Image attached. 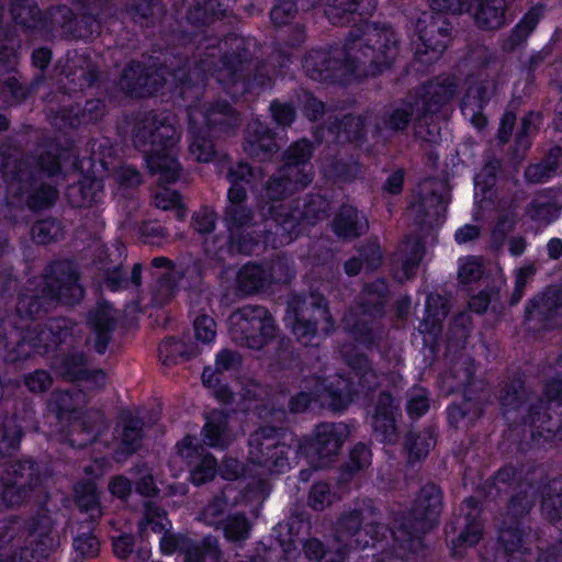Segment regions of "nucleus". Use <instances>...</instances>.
Instances as JSON below:
<instances>
[{
  "label": "nucleus",
  "instance_id": "1",
  "mask_svg": "<svg viewBox=\"0 0 562 562\" xmlns=\"http://www.w3.org/2000/svg\"><path fill=\"white\" fill-rule=\"evenodd\" d=\"M290 452L291 449L286 445L279 442L273 429H260L250 437L247 465L240 470L236 460L227 459L221 473L227 480L239 476L257 479V493L261 496L265 493L267 476L283 473L290 468Z\"/></svg>",
  "mask_w": 562,
  "mask_h": 562
},
{
  "label": "nucleus",
  "instance_id": "2",
  "mask_svg": "<svg viewBox=\"0 0 562 562\" xmlns=\"http://www.w3.org/2000/svg\"><path fill=\"white\" fill-rule=\"evenodd\" d=\"M342 67L356 77L375 75L395 54V36L387 27L363 24L351 31L344 45Z\"/></svg>",
  "mask_w": 562,
  "mask_h": 562
},
{
  "label": "nucleus",
  "instance_id": "3",
  "mask_svg": "<svg viewBox=\"0 0 562 562\" xmlns=\"http://www.w3.org/2000/svg\"><path fill=\"white\" fill-rule=\"evenodd\" d=\"M147 120L135 135V145L146 153V162L153 175L161 182H172L179 176L176 159L179 136L168 120Z\"/></svg>",
  "mask_w": 562,
  "mask_h": 562
},
{
  "label": "nucleus",
  "instance_id": "4",
  "mask_svg": "<svg viewBox=\"0 0 562 562\" xmlns=\"http://www.w3.org/2000/svg\"><path fill=\"white\" fill-rule=\"evenodd\" d=\"M170 521L166 517L165 513L157 507L151 505L146 506L145 519L139 525V532L145 536L148 527L155 533H162L160 539V550L165 554H171L177 549L181 551L183 562H201V559L214 560L217 555L216 546L212 539L205 540V552L202 553L198 547L191 548L189 539L186 537H178L167 532L170 527Z\"/></svg>",
  "mask_w": 562,
  "mask_h": 562
},
{
  "label": "nucleus",
  "instance_id": "5",
  "mask_svg": "<svg viewBox=\"0 0 562 562\" xmlns=\"http://www.w3.org/2000/svg\"><path fill=\"white\" fill-rule=\"evenodd\" d=\"M234 340L251 349H261L274 334L271 315L260 306H246L228 319Z\"/></svg>",
  "mask_w": 562,
  "mask_h": 562
},
{
  "label": "nucleus",
  "instance_id": "6",
  "mask_svg": "<svg viewBox=\"0 0 562 562\" xmlns=\"http://www.w3.org/2000/svg\"><path fill=\"white\" fill-rule=\"evenodd\" d=\"M311 154V144L306 140L297 142L289 149L285 166L282 169V179H273L265 189V196L261 199H267V204L270 201H278L279 198L283 196L285 190L290 188L297 190L311 182L312 177L304 171L303 166Z\"/></svg>",
  "mask_w": 562,
  "mask_h": 562
},
{
  "label": "nucleus",
  "instance_id": "7",
  "mask_svg": "<svg viewBox=\"0 0 562 562\" xmlns=\"http://www.w3.org/2000/svg\"><path fill=\"white\" fill-rule=\"evenodd\" d=\"M251 175V169L247 164H239L236 169L231 170L229 180L232 187L228 190V205L226 207V222L231 234L229 250L240 252H252V246L248 243L235 240V236L249 220V214L241 202L246 196V189L239 182L247 180Z\"/></svg>",
  "mask_w": 562,
  "mask_h": 562
},
{
  "label": "nucleus",
  "instance_id": "8",
  "mask_svg": "<svg viewBox=\"0 0 562 562\" xmlns=\"http://www.w3.org/2000/svg\"><path fill=\"white\" fill-rule=\"evenodd\" d=\"M440 18L431 13H423L416 23V37L412 40L415 54L423 63L439 58L447 47L449 35Z\"/></svg>",
  "mask_w": 562,
  "mask_h": 562
},
{
  "label": "nucleus",
  "instance_id": "9",
  "mask_svg": "<svg viewBox=\"0 0 562 562\" xmlns=\"http://www.w3.org/2000/svg\"><path fill=\"white\" fill-rule=\"evenodd\" d=\"M193 330L196 342L189 348H184L181 341L175 339H167L159 345L158 353L162 362L173 361L178 355L191 358L201 353L204 347L214 342L216 323L210 315L199 314L193 319Z\"/></svg>",
  "mask_w": 562,
  "mask_h": 562
},
{
  "label": "nucleus",
  "instance_id": "10",
  "mask_svg": "<svg viewBox=\"0 0 562 562\" xmlns=\"http://www.w3.org/2000/svg\"><path fill=\"white\" fill-rule=\"evenodd\" d=\"M56 546L48 518L36 524L22 544L16 543L8 560L0 562H43Z\"/></svg>",
  "mask_w": 562,
  "mask_h": 562
},
{
  "label": "nucleus",
  "instance_id": "11",
  "mask_svg": "<svg viewBox=\"0 0 562 562\" xmlns=\"http://www.w3.org/2000/svg\"><path fill=\"white\" fill-rule=\"evenodd\" d=\"M191 467L190 477L195 485L203 484L215 476L216 462L204 449L194 443L192 437H186L177 445L176 456L172 458L171 467L179 465L181 472L182 465Z\"/></svg>",
  "mask_w": 562,
  "mask_h": 562
},
{
  "label": "nucleus",
  "instance_id": "12",
  "mask_svg": "<svg viewBox=\"0 0 562 562\" xmlns=\"http://www.w3.org/2000/svg\"><path fill=\"white\" fill-rule=\"evenodd\" d=\"M353 381L349 382L342 376L335 375L331 378L329 385H325L324 381L317 378L315 391L311 394L301 393L291 401V409L300 412L308 407L312 397L327 403L333 409L341 411L352 401Z\"/></svg>",
  "mask_w": 562,
  "mask_h": 562
},
{
  "label": "nucleus",
  "instance_id": "13",
  "mask_svg": "<svg viewBox=\"0 0 562 562\" xmlns=\"http://www.w3.org/2000/svg\"><path fill=\"white\" fill-rule=\"evenodd\" d=\"M325 201L323 198L317 196L308 204L304 205L303 211H293L291 214L284 213L289 205L280 202L278 205L268 207V213L272 215L273 221L277 222L276 235L280 236L279 243H272L273 247L289 244L293 239V232L297 225L303 223H311L314 218L319 217V212L324 211Z\"/></svg>",
  "mask_w": 562,
  "mask_h": 562
},
{
  "label": "nucleus",
  "instance_id": "14",
  "mask_svg": "<svg viewBox=\"0 0 562 562\" xmlns=\"http://www.w3.org/2000/svg\"><path fill=\"white\" fill-rule=\"evenodd\" d=\"M347 436L348 428L344 424H322L316 427L311 442L300 446V450L311 460L317 458L319 465H325L339 452Z\"/></svg>",
  "mask_w": 562,
  "mask_h": 562
},
{
  "label": "nucleus",
  "instance_id": "15",
  "mask_svg": "<svg viewBox=\"0 0 562 562\" xmlns=\"http://www.w3.org/2000/svg\"><path fill=\"white\" fill-rule=\"evenodd\" d=\"M190 116V154L198 160L207 162L214 155L213 145L209 139L200 138L195 135V127L203 117L207 126H217L229 122L234 114L231 108L224 103L203 114L199 110H192Z\"/></svg>",
  "mask_w": 562,
  "mask_h": 562
},
{
  "label": "nucleus",
  "instance_id": "16",
  "mask_svg": "<svg viewBox=\"0 0 562 562\" xmlns=\"http://www.w3.org/2000/svg\"><path fill=\"white\" fill-rule=\"evenodd\" d=\"M54 272L57 277L54 280H47L46 288L43 291V299H57L65 304L78 302L83 295V290L77 282L78 277L76 272L66 263L56 265Z\"/></svg>",
  "mask_w": 562,
  "mask_h": 562
},
{
  "label": "nucleus",
  "instance_id": "17",
  "mask_svg": "<svg viewBox=\"0 0 562 562\" xmlns=\"http://www.w3.org/2000/svg\"><path fill=\"white\" fill-rule=\"evenodd\" d=\"M441 510V493L435 485L425 486L413 509L416 528L426 530L435 525Z\"/></svg>",
  "mask_w": 562,
  "mask_h": 562
},
{
  "label": "nucleus",
  "instance_id": "18",
  "mask_svg": "<svg viewBox=\"0 0 562 562\" xmlns=\"http://www.w3.org/2000/svg\"><path fill=\"white\" fill-rule=\"evenodd\" d=\"M240 364V358L237 353L223 350L216 356L215 360V371L210 368H206L202 373V381L204 385L210 389H214V394L222 401L228 402L231 398V393L227 387L224 385H218L220 379L218 373L224 371H233L236 370Z\"/></svg>",
  "mask_w": 562,
  "mask_h": 562
},
{
  "label": "nucleus",
  "instance_id": "19",
  "mask_svg": "<svg viewBox=\"0 0 562 562\" xmlns=\"http://www.w3.org/2000/svg\"><path fill=\"white\" fill-rule=\"evenodd\" d=\"M66 333L61 330L60 322H53L48 328L41 329L36 338H23L18 345L16 357H11V360H16L27 357L31 349L34 352H40L43 349L45 352L65 339Z\"/></svg>",
  "mask_w": 562,
  "mask_h": 562
},
{
  "label": "nucleus",
  "instance_id": "20",
  "mask_svg": "<svg viewBox=\"0 0 562 562\" xmlns=\"http://www.w3.org/2000/svg\"><path fill=\"white\" fill-rule=\"evenodd\" d=\"M281 269V266H273L270 268V272L257 266L246 265L236 274V282L239 290L244 293H252L263 289L271 280L277 282L282 281L281 277L277 276V272Z\"/></svg>",
  "mask_w": 562,
  "mask_h": 562
},
{
  "label": "nucleus",
  "instance_id": "21",
  "mask_svg": "<svg viewBox=\"0 0 562 562\" xmlns=\"http://www.w3.org/2000/svg\"><path fill=\"white\" fill-rule=\"evenodd\" d=\"M424 256V247L418 240L401 245L394 259V273L398 281H405L415 276Z\"/></svg>",
  "mask_w": 562,
  "mask_h": 562
},
{
  "label": "nucleus",
  "instance_id": "22",
  "mask_svg": "<svg viewBox=\"0 0 562 562\" xmlns=\"http://www.w3.org/2000/svg\"><path fill=\"white\" fill-rule=\"evenodd\" d=\"M359 522V516L352 515L350 518L340 521L339 526V541L348 542V546L355 543L356 547H367L369 544V538L375 539L374 535L385 533L386 528L382 525H366V527H357Z\"/></svg>",
  "mask_w": 562,
  "mask_h": 562
},
{
  "label": "nucleus",
  "instance_id": "23",
  "mask_svg": "<svg viewBox=\"0 0 562 562\" xmlns=\"http://www.w3.org/2000/svg\"><path fill=\"white\" fill-rule=\"evenodd\" d=\"M506 0H475L471 5L476 23L485 29H498L505 21Z\"/></svg>",
  "mask_w": 562,
  "mask_h": 562
},
{
  "label": "nucleus",
  "instance_id": "24",
  "mask_svg": "<svg viewBox=\"0 0 562 562\" xmlns=\"http://www.w3.org/2000/svg\"><path fill=\"white\" fill-rule=\"evenodd\" d=\"M499 539L508 557V562H547L546 560H535V553L529 547H526V540L519 529L503 530Z\"/></svg>",
  "mask_w": 562,
  "mask_h": 562
},
{
  "label": "nucleus",
  "instance_id": "25",
  "mask_svg": "<svg viewBox=\"0 0 562 562\" xmlns=\"http://www.w3.org/2000/svg\"><path fill=\"white\" fill-rule=\"evenodd\" d=\"M394 405L389 394H382L373 415L374 432L382 441L391 442L395 437Z\"/></svg>",
  "mask_w": 562,
  "mask_h": 562
},
{
  "label": "nucleus",
  "instance_id": "26",
  "mask_svg": "<svg viewBox=\"0 0 562 562\" xmlns=\"http://www.w3.org/2000/svg\"><path fill=\"white\" fill-rule=\"evenodd\" d=\"M157 77H160V75H144L139 65H133L123 75L121 86L123 89L137 95L151 94L158 91V88L155 86Z\"/></svg>",
  "mask_w": 562,
  "mask_h": 562
},
{
  "label": "nucleus",
  "instance_id": "27",
  "mask_svg": "<svg viewBox=\"0 0 562 562\" xmlns=\"http://www.w3.org/2000/svg\"><path fill=\"white\" fill-rule=\"evenodd\" d=\"M227 417L220 412L207 417L203 428V437L206 445L215 448H224L232 441Z\"/></svg>",
  "mask_w": 562,
  "mask_h": 562
},
{
  "label": "nucleus",
  "instance_id": "28",
  "mask_svg": "<svg viewBox=\"0 0 562 562\" xmlns=\"http://www.w3.org/2000/svg\"><path fill=\"white\" fill-rule=\"evenodd\" d=\"M367 221L352 206H344L334 222V231L341 237H356L367 228Z\"/></svg>",
  "mask_w": 562,
  "mask_h": 562
},
{
  "label": "nucleus",
  "instance_id": "29",
  "mask_svg": "<svg viewBox=\"0 0 562 562\" xmlns=\"http://www.w3.org/2000/svg\"><path fill=\"white\" fill-rule=\"evenodd\" d=\"M559 213L560 205L547 194L538 195L527 211L528 216L541 225H548L557 220Z\"/></svg>",
  "mask_w": 562,
  "mask_h": 562
},
{
  "label": "nucleus",
  "instance_id": "30",
  "mask_svg": "<svg viewBox=\"0 0 562 562\" xmlns=\"http://www.w3.org/2000/svg\"><path fill=\"white\" fill-rule=\"evenodd\" d=\"M484 103L483 89L481 86L471 87L462 101V113L472 124L482 128L486 124L485 117L481 114Z\"/></svg>",
  "mask_w": 562,
  "mask_h": 562
},
{
  "label": "nucleus",
  "instance_id": "31",
  "mask_svg": "<svg viewBox=\"0 0 562 562\" xmlns=\"http://www.w3.org/2000/svg\"><path fill=\"white\" fill-rule=\"evenodd\" d=\"M102 186L99 181L92 180L89 183V188L85 182L78 186H71L68 189L67 195L70 203L74 206H89L91 203L99 200V195L101 193Z\"/></svg>",
  "mask_w": 562,
  "mask_h": 562
},
{
  "label": "nucleus",
  "instance_id": "32",
  "mask_svg": "<svg viewBox=\"0 0 562 562\" xmlns=\"http://www.w3.org/2000/svg\"><path fill=\"white\" fill-rule=\"evenodd\" d=\"M77 503L79 508L87 513L91 520L101 517L102 510L94 484L88 483L77 488Z\"/></svg>",
  "mask_w": 562,
  "mask_h": 562
},
{
  "label": "nucleus",
  "instance_id": "33",
  "mask_svg": "<svg viewBox=\"0 0 562 562\" xmlns=\"http://www.w3.org/2000/svg\"><path fill=\"white\" fill-rule=\"evenodd\" d=\"M375 8V0H334L333 4L326 11L328 18L334 22L338 18L339 11L342 12H356L360 11L361 14L369 13Z\"/></svg>",
  "mask_w": 562,
  "mask_h": 562
},
{
  "label": "nucleus",
  "instance_id": "34",
  "mask_svg": "<svg viewBox=\"0 0 562 562\" xmlns=\"http://www.w3.org/2000/svg\"><path fill=\"white\" fill-rule=\"evenodd\" d=\"M306 312L307 311H302L299 314L296 310L292 308L288 311L285 316L286 324L291 326L293 334L303 345H307L310 342V337L314 338L316 336L315 325H307L303 323Z\"/></svg>",
  "mask_w": 562,
  "mask_h": 562
},
{
  "label": "nucleus",
  "instance_id": "35",
  "mask_svg": "<svg viewBox=\"0 0 562 562\" xmlns=\"http://www.w3.org/2000/svg\"><path fill=\"white\" fill-rule=\"evenodd\" d=\"M446 200L442 195H438L435 192L425 194L418 201H415L411 205V212L420 215L424 214L426 217H432L440 214L446 207Z\"/></svg>",
  "mask_w": 562,
  "mask_h": 562
},
{
  "label": "nucleus",
  "instance_id": "36",
  "mask_svg": "<svg viewBox=\"0 0 562 562\" xmlns=\"http://www.w3.org/2000/svg\"><path fill=\"white\" fill-rule=\"evenodd\" d=\"M454 92V80L451 77L442 78L427 87L426 102L427 104L446 102L453 97Z\"/></svg>",
  "mask_w": 562,
  "mask_h": 562
},
{
  "label": "nucleus",
  "instance_id": "37",
  "mask_svg": "<svg viewBox=\"0 0 562 562\" xmlns=\"http://www.w3.org/2000/svg\"><path fill=\"white\" fill-rule=\"evenodd\" d=\"M234 494V490L227 487L224 490L221 497H216L209 506L203 510L201 518L207 525L217 526L222 522L224 512L227 508V499Z\"/></svg>",
  "mask_w": 562,
  "mask_h": 562
},
{
  "label": "nucleus",
  "instance_id": "38",
  "mask_svg": "<svg viewBox=\"0 0 562 562\" xmlns=\"http://www.w3.org/2000/svg\"><path fill=\"white\" fill-rule=\"evenodd\" d=\"M155 204L162 210H171L178 220L184 218L187 210L181 202L179 194L167 188H162L155 195Z\"/></svg>",
  "mask_w": 562,
  "mask_h": 562
},
{
  "label": "nucleus",
  "instance_id": "39",
  "mask_svg": "<svg viewBox=\"0 0 562 562\" xmlns=\"http://www.w3.org/2000/svg\"><path fill=\"white\" fill-rule=\"evenodd\" d=\"M94 326L99 331L98 341L95 344V349L98 352H103L105 349V344L108 340L106 331L112 327L114 322V316L112 308L110 306H102L100 312L94 316Z\"/></svg>",
  "mask_w": 562,
  "mask_h": 562
},
{
  "label": "nucleus",
  "instance_id": "40",
  "mask_svg": "<svg viewBox=\"0 0 562 562\" xmlns=\"http://www.w3.org/2000/svg\"><path fill=\"white\" fill-rule=\"evenodd\" d=\"M482 262L475 257H464L459 260L458 278L467 285L477 281L482 276Z\"/></svg>",
  "mask_w": 562,
  "mask_h": 562
},
{
  "label": "nucleus",
  "instance_id": "41",
  "mask_svg": "<svg viewBox=\"0 0 562 562\" xmlns=\"http://www.w3.org/2000/svg\"><path fill=\"white\" fill-rule=\"evenodd\" d=\"M349 366L352 371V379L357 380L359 387L370 386L376 376L369 368L367 358L363 356H357L355 359L349 361Z\"/></svg>",
  "mask_w": 562,
  "mask_h": 562
},
{
  "label": "nucleus",
  "instance_id": "42",
  "mask_svg": "<svg viewBox=\"0 0 562 562\" xmlns=\"http://www.w3.org/2000/svg\"><path fill=\"white\" fill-rule=\"evenodd\" d=\"M60 234V226L55 221H41L32 227V237L40 244L50 243L57 239Z\"/></svg>",
  "mask_w": 562,
  "mask_h": 562
},
{
  "label": "nucleus",
  "instance_id": "43",
  "mask_svg": "<svg viewBox=\"0 0 562 562\" xmlns=\"http://www.w3.org/2000/svg\"><path fill=\"white\" fill-rule=\"evenodd\" d=\"M223 529L227 539L237 541L248 537L250 526L244 516L233 515L227 517Z\"/></svg>",
  "mask_w": 562,
  "mask_h": 562
},
{
  "label": "nucleus",
  "instance_id": "44",
  "mask_svg": "<svg viewBox=\"0 0 562 562\" xmlns=\"http://www.w3.org/2000/svg\"><path fill=\"white\" fill-rule=\"evenodd\" d=\"M139 422L134 419L131 415L125 416L123 420L122 445L127 452L137 449L140 440Z\"/></svg>",
  "mask_w": 562,
  "mask_h": 562
},
{
  "label": "nucleus",
  "instance_id": "45",
  "mask_svg": "<svg viewBox=\"0 0 562 562\" xmlns=\"http://www.w3.org/2000/svg\"><path fill=\"white\" fill-rule=\"evenodd\" d=\"M11 13L13 19L29 27L36 26V19L38 15L37 8L34 3L30 1H21L12 5Z\"/></svg>",
  "mask_w": 562,
  "mask_h": 562
},
{
  "label": "nucleus",
  "instance_id": "46",
  "mask_svg": "<svg viewBox=\"0 0 562 562\" xmlns=\"http://www.w3.org/2000/svg\"><path fill=\"white\" fill-rule=\"evenodd\" d=\"M75 550L82 557L91 558L100 550L99 540L91 533L77 536L74 540Z\"/></svg>",
  "mask_w": 562,
  "mask_h": 562
},
{
  "label": "nucleus",
  "instance_id": "47",
  "mask_svg": "<svg viewBox=\"0 0 562 562\" xmlns=\"http://www.w3.org/2000/svg\"><path fill=\"white\" fill-rule=\"evenodd\" d=\"M234 2V0H206L203 8H198L196 13H191V16L200 20L199 11L203 13L205 20L209 15H224Z\"/></svg>",
  "mask_w": 562,
  "mask_h": 562
},
{
  "label": "nucleus",
  "instance_id": "48",
  "mask_svg": "<svg viewBox=\"0 0 562 562\" xmlns=\"http://www.w3.org/2000/svg\"><path fill=\"white\" fill-rule=\"evenodd\" d=\"M296 11L294 0H282L271 10V20L276 25L285 24Z\"/></svg>",
  "mask_w": 562,
  "mask_h": 562
},
{
  "label": "nucleus",
  "instance_id": "49",
  "mask_svg": "<svg viewBox=\"0 0 562 562\" xmlns=\"http://www.w3.org/2000/svg\"><path fill=\"white\" fill-rule=\"evenodd\" d=\"M304 550L308 559L322 560V562H341L342 560L340 553L337 554L339 560H336L334 552H324L323 544L316 539L306 541Z\"/></svg>",
  "mask_w": 562,
  "mask_h": 562
},
{
  "label": "nucleus",
  "instance_id": "50",
  "mask_svg": "<svg viewBox=\"0 0 562 562\" xmlns=\"http://www.w3.org/2000/svg\"><path fill=\"white\" fill-rule=\"evenodd\" d=\"M555 296V291L549 290L543 295L533 299L526 308L528 317L532 318L536 314H542L549 310L553 303H557Z\"/></svg>",
  "mask_w": 562,
  "mask_h": 562
},
{
  "label": "nucleus",
  "instance_id": "51",
  "mask_svg": "<svg viewBox=\"0 0 562 562\" xmlns=\"http://www.w3.org/2000/svg\"><path fill=\"white\" fill-rule=\"evenodd\" d=\"M57 198V191L50 187H42L30 198V205L34 209H43L52 205Z\"/></svg>",
  "mask_w": 562,
  "mask_h": 562
},
{
  "label": "nucleus",
  "instance_id": "52",
  "mask_svg": "<svg viewBox=\"0 0 562 562\" xmlns=\"http://www.w3.org/2000/svg\"><path fill=\"white\" fill-rule=\"evenodd\" d=\"M325 60L326 58L323 53H312L306 57L304 61V68L311 75V77L315 79H326V76H323V72L328 68H323V64L325 63Z\"/></svg>",
  "mask_w": 562,
  "mask_h": 562
},
{
  "label": "nucleus",
  "instance_id": "53",
  "mask_svg": "<svg viewBox=\"0 0 562 562\" xmlns=\"http://www.w3.org/2000/svg\"><path fill=\"white\" fill-rule=\"evenodd\" d=\"M330 503L329 487L326 483H317L312 487L310 504L314 509L322 510Z\"/></svg>",
  "mask_w": 562,
  "mask_h": 562
},
{
  "label": "nucleus",
  "instance_id": "54",
  "mask_svg": "<svg viewBox=\"0 0 562 562\" xmlns=\"http://www.w3.org/2000/svg\"><path fill=\"white\" fill-rule=\"evenodd\" d=\"M541 509L546 517L551 520L562 518V494L543 497Z\"/></svg>",
  "mask_w": 562,
  "mask_h": 562
},
{
  "label": "nucleus",
  "instance_id": "55",
  "mask_svg": "<svg viewBox=\"0 0 562 562\" xmlns=\"http://www.w3.org/2000/svg\"><path fill=\"white\" fill-rule=\"evenodd\" d=\"M214 221V212L207 209H203L193 215L192 226L196 232L204 234L213 229Z\"/></svg>",
  "mask_w": 562,
  "mask_h": 562
},
{
  "label": "nucleus",
  "instance_id": "56",
  "mask_svg": "<svg viewBox=\"0 0 562 562\" xmlns=\"http://www.w3.org/2000/svg\"><path fill=\"white\" fill-rule=\"evenodd\" d=\"M429 407L428 397L424 390H418L411 397L407 404V411L411 416L419 417L427 412Z\"/></svg>",
  "mask_w": 562,
  "mask_h": 562
},
{
  "label": "nucleus",
  "instance_id": "57",
  "mask_svg": "<svg viewBox=\"0 0 562 562\" xmlns=\"http://www.w3.org/2000/svg\"><path fill=\"white\" fill-rule=\"evenodd\" d=\"M493 167L486 166L474 179L475 192L474 196L477 199L480 194L482 200L485 198L487 189L493 186L494 180L492 177Z\"/></svg>",
  "mask_w": 562,
  "mask_h": 562
},
{
  "label": "nucleus",
  "instance_id": "58",
  "mask_svg": "<svg viewBox=\"0 0 562 562\" xmlns=\"http://www.w3.org/2000/svg\"><path fill=\"white\" fill-rule=\"evenodd\" d=\"M371 462V452L364 445H357L350 452V465L352 470H360Z\"/></svg>",
  "mask_w": 562,
  "mask_h": 562
},
{
  "label": "nucleus",
  "instance_id": "59",
  "mask_svg": "<svg viewBox=\"0 0 562 562\" xmlns=\"http://www.w3.org/2000/svg\"><path fill=\"white\" fill-rule=\"evenodd\" d=\"M50 383V376L45 371H35L25 379V384L32 392H43Z\"/></svg>",
  "mask_w": 562,
  "mask_h": 562
},
{
  "label": "nucleus",
  "instance_id": "60",
  "mask_svg": "<svg viewBox=\"0 0 562 562\" xmlns=\"http://www.w3.org/2000/svg\"><path fill=\"white\" fill-rule=\"evenodd\" d=\"M533 272H535V269L532 266H527V267H524V268H520L519 270H517L516 281H515V290H514L513 296H512L513 303H517L521 299L522 291L527 283V280L533 274Z\"/></svg>",
  "mask_w": 562,
  "mask_h": 562
},
{
  "label": "nucleus",
  "instance_id": "61",
  "mask_svg": "<svg viewBox=\"0 0 562 562\" xmlns=\"http://www.w3.org/2000/svg\"><path fill=\"white\" fill-rule=\"evenodd\" d=\"M553 167L548 164H536L529 166L525 172L526 178L530 182H542L550 178Z\"/></svg>",
  "mask_w": 562,
  "mask_h": 562
},
{
  "label": "nucleus",
  "instance_id": "62",
  "mask_svg": "<svg viewBox=\"0 0 562 562\" xmlns=\"http://www.w3.org/2000/svg\"><path fill=\"white\" fill-rule=\"evenodd\" d=\"M324 300L322 297L315 299V307L313 311V316L317 322L321 330L327 333L331 327L330 316L328 314V310L326 304H323Z\"/></svg>",
  "mask_w": 562,
  "mask_h": 562
},
{
  "label": "nucleus",
  "instance_id": "63",
  "mask_svg": "<svg viewBox=\"0 0 562 562\" xmlns=\"http://www.w3.org/2000/svg\"><path fill=\"white\" fill-rule=\"evenodd\" d=\"M270 109L273 119L279 124L286 125L291 123L294 117V111L292 106L288 104L272 103Z\"/></svg>",
  "mask_w": 562,
  "mask_h": 562
},
{
  "label": "nucleus",
  "instance_id": "64",
  "mask_svg": "<svg viewBox=\"0 0 562 562\" xmlns=\"http://www.w3.org/2000/svg\"><path fill=\"white\" fill-rule=\"evenodd\" d=\"M482 535V527L479 522L470 524L467 529L459 536L458 542L464 546H474L479 542Z\"/></svg>",
  "mask_w": 562,
  "mask_h": 562
}]
</instances>
